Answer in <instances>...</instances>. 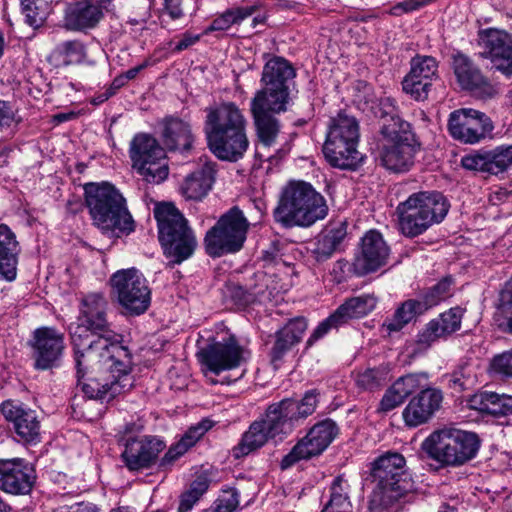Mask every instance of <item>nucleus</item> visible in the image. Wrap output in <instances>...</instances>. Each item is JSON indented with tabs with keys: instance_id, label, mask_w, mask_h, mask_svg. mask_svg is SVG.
Wrapping results in <instances>:
<instances>
[{
	"instance_id": "obj_8",
	"label": "nucleus",
	"mask_w": 512,
	"mask_h": 512,
	"mask_svg": "<svg viewBox=\"0 0 512 512\" xmlns=\"http://www.w3.org/2000/svg\"><path fill=\"white\" fill-rule=\"evenodd\" d=\"M396 210L402 234L416 237L445 218L449 203L439 192H418L399 203Z\"/></svg>"
},
{
	"instance_id": "obj_47",
	"label": "nucleus",
	"mask_w": 512,
	"mask_h": 512,
	"mask_svg": "<svg viewBox=\"0 0 512 512\" xmlns=\"http://www.w3.org/2000/svg\"><path fill=\"white\" fill-rule=\"evenodd\" d=\"M402 87L403 91L409 94L413 99L423 101L428 97L431 83L430 81L413 77V75L409 73L405 76L402 82Z\"/></svg>"
},
{
	"instance_id": "obj_59",
	"label": "nucleus",
	"mask_w": 512,
	"mask_h": 512,
	"mask_svg": "<svg viewBox=\"0 0 512 512\" xmlns=\"http://www.w3.org/2000/svg\"><path fill=\"white\" fill-rule=\"evenodd\" d=\"M490 391H479L471 395L467 400L470 409L490 414Z\"/></svg>"
},
{
	"instance_id": "obj_11",
	"label": "nucleus",
	"mask_w": 512,
	"mask_h": 512,
	"mask_svg": "<svg viewBox=\"0 0 512 512\" xmlns=\"http://www.w3.org/2000/svg\"><path fill=\"white\" fill-rule=\"evenodd\" d=\"M382 134L385 137L379 155L382 166L396 173L408 171L419 149L415 135L410 131V124L401 122L400 130L384 125Z\"/></svg>"
},
{
	"instance_id": "obj_10",
	"label": "nucleus",
	"mask_w": 512,
	"mask_h": 512,
	"mask_svg": "<svg viewBox=\"0 0 512 512\" xmlns=\"http://www.w3.org/2000/svg\"><path fill=\"white\" fill-rule=\"evenodd\" d=\"M289 107L286 105L277 107L269 102L251 99L250 111L258 138L256 155L261 161L277 164L288 153L286 148L276 149L274 154L269 155L265 154L263 150L276 144L281 131V123L276 116L287 112Z\"/></svg>"
},
{
	"instance_id": "obj_53",
	"label": "nucleus",
	"mask_w": 512,
	"mask_h": 512,
	"mask_svg": "<svg viewBox=\"0 0 512 512\" xmlns=\"http://www.w3.org/2000/svg\"><path fill=\"white\" fill-rule=\"evenodd\" d=\"M490 366L493 373L512 379V349L494 356Z\"/></svg>"
},
{
	"instance_id": "obj_35",
	"label": "nucleus",
	"mask_w": 512,
	"mask_h": 512,
	"mask_svg": "<svg viewBox=\"0 0 512 512\" xmlns=\"http://www.w3.org/2000/svg\"><path fill=\"white\" fill-rule=\"evenodd\" d=\"M350 485L342 476L336 477L329 487V498L323 505L324 512H353Z\"/></svg>"
},
{
	"instance_id": "obj_25",
	"label": "nucleus",
	"mask_w": 512,
	"mask_h": 512,
	"mask_svg": "<svg viewBox=\"0 0 512 512\" xmlns=\"http://www.w3.org/2000/svg\"><path fill=\"white\" fill-rule=\"evenodd\" d=\"M443 393L437 388H427L414 396L402 412L403 420L408 427H417L427 423L440 409Z\"/></svg>"
},
{
	"instance_id": "obj_39",
	"label": "nucleus",
	"mask_w": 512,
	"mask_h": 512,
	"mask_svg": "<svg viewBox=\"0 0 512 512\" xmlns=\"http://www.w3.org/2000/svg\"><path fill=\"white\" fill-rule=\"evenodd\" d=\"M338 133L342 139H359V124L356 118L346 112H339L330 119L326 136Z\"/></svg>"
},
{
	"instance_id": "obj_42",
	"label": "nucleus",
	"mask_w": 512,
	"mask_h": 512,
	"mask_svg": "<svg viewBox=\"0 0 512 512\" xmlns=\"http://www.w3.org/2000/svg\"><path fill=\"white\" fill-rule=\"evenodd\" d=\"M54 54L61 58L65 65L79 64L86 57V49L81 41L69 40L58 44Z\"/></svg>"
},
{
	"instance_id": "obj_33",
	"label": "nucleus",
	"mask_w": 512,
	"mask_h": 512,
	"mask_svg": "<svg viewBox=\"0 0 512 512\" xmlns=\"http://www.w3.org/2000/svg\"><path fill=\"white\" fill-rule=\"evenodd\" d=\"M162 139L169 150H188L193 142L190 125L179 118L167 117L163 120Z\"/></svg>"
},
{
	"instance_id": "obj_1",
	"label": "nucleus",
	"mask_w": 512,
	"mask_h": 512,
	"mask_svg": "<svg viewBox=\"0 0 512 512\" xmlns=\"http://www.w3.org/2000/svg\"><path fill=\"white\" fill-rule=\"evenodd\" d=\"M107 306L102 293L83 296L77 322L70 326L77 377L84 379L82 391L101 402L128 392L134 384L131 355L107 321Z\"/></svg>"
},
{
	"instance_id": "obj_43",
	"label": "nucleus",
	"mask_w": 512,
	"mask_h": 512,
	"mask_svg": "<svg viewBox=\"0 0 512 512\" xmlns=\"http://www.w3.org/2000/svg\"><path fill=\"white\" fill-rule=\"evenodd\" d=\"M453 281L451 278H444L440 280L438 283L430 287L424 294L422 299L420 300L422 305L425 306V311L428 309L437 306L442 301H445L452 295L451 287Z\"/></svg>"
},
{
	"instance_id": "obj_55",
	"label": "nucleus",
	"mask_w": 512,
	"mask_h": 512,
	"mask_svg": "<svg viewBox=\"0 0 512 512\" xmlns=\"http://www.w3.org/2000/svg\"><path fill=\"white\" fill-rule=\"evenodd\" d=\"M473 384L474 378L465 367L455 370L449 376V386L457 392L467 390L471 388Z\"/></svg>"
},
{
	"instance_id": "obj_58",
	"label": "nucleus",
	"mask_w": 512,
	"mask_h": 512,
	"mask_svg": "<svg viewBox=\"0 0 512 512\" xmlns=\"http://www.w3.org/2000/svg\"><path fill=\"white\" fill-rule=\"evenodd\" d=\"M433 1L434 0H403L391 7L390 14L394 16H401L402 14L419 10Z\"/></svg>"
},
{
	"instance_id": "obj_36",
	"label": "nucleus",
	"mask_w": 512,
	"mask_h": 512,
	"mask_svg": "<svg viewBox=\"0 0 512 512\" xmlns=\"http://www.w3.org/2000/svg\"><path fill=\"white\" fill-rule=\"evenodd\" d=\"M377 304L373 295L363 294L347 299L336 309L337 316L344 323L354 318H362L372 312Z\"/></svg>"
},
{
	"instance_id": "obj_56",
	"label": "nucleus",
	"mask_w": 512,
	"mask_h": 512,
	"mask_svg": "<svg viewBox=\"0 0 512 512\" xmlns=\"http://www.w3.org/2000/svg\"><path fill=\"white\" fill-rule=\"evenodd\" d=\"M212 427V421L203 420L189 430L179 440L181 444H185L187 448H191L195 443Z\"/></svg>"
},
{
	"instance_id": "obj_28",
	"label": "nucleus",
	"mask_w": 512,
	"mask_h": 512,
	"mask_svg": "<svg viewBox=\"0 0 512 512\" xmlns=\"http://www.w3.org/2000/svg\"><path fill=\"white\" fill-rule=\"evenodd\" d=\"M308 324L305 318L299 317L290 320L274 334V343L270 351V359L277 369L285 355L293 349L303 338Z\"/></svg>"
},
{
	"instance_id": "obj_19",
	"label": "nucleus",
	"mask_w": 512,
	"mask_h": 512,
	"mask_svg": "<svg viewBox=\"0 0 512 512\" xmlns=\"http://www.w3.org/2000/svg\"><path fill=\"white\" fill-rule=\"evenodd\" d=\"M0 412L12 424L21 442L36 445L41 441V422L35 410L9 399L0 405Z\"/></svg>"
},
{
	"instance_id": "obj_21",
	"label": "nucleus",
	"mask_w": 512,
	"mask_h": 512,
	"mask_svg": "<svg viewBox=\"0 0 512 512\" xmlns=\"http://www.w3.org/2000/svg\"><path fill=\"white\" fill-rule=\"evenodd\" d=\"M36 471L23 458L0 459V490L14 496L28 495L36 482Z\"/></svg>"
},
{
	"instance_id": "obj_48",
	"label": "nucleus",
	"mask_w": 512,
	"mask_h": 512,
	"mask_svg": "<svg viewBox=\"0 0 512 512\" xmlns=\"http://www.w3.org/2000/svg\"><path fill=\"white\" fill-rule=\"evenodd\" d=\"M385 382V373L380 369H366L357 374L356 384L364 390H374L382 386Z\"/></svg>"
},
{
	"instance_id": "obj_9",
	"label": "nucleus",
	"mask_w": 512,
	"mask_h": 512,
	"mask_svg": "<svg viewBox=\"0 0 512 512\" xmlns=\"http://www.w3.org/2000/svg\"><path fill=\"white\" fill-rule=\"evenodd\" d=\"M250 223L243 211L234 206L207 231L204 244L208 255L220 257L240 251L247 238Z\"/></svg>"
},
{
	"instance_id": "obj_5",
	"label": "nucleus",
	"mask_w": 512,
	"mask_h": 512,
	"mask_svg": "<svg viewBox=\"0 0 512 512\" xmlns=\"http://www.w3.org/2000/svg\"><path fill=\"white\" fill-rule=\"evenodd\" d=\"M84 191L91 218L100 229L126 235L135 230L126 199L114 185L108 182L87 183Z\"/></svg>"
},
{
	"instance_id": "obj_49",
	"label": "nucleus",
	"mask_w": 512,
	"mask_h": 512,
	"mask_svg": "<svg viewBox=\"0 0 512 512\" xmlns=\"http://www.w3.org/2000/svg\"><path fill=\"white\" fill-rule=\"evenodd\" d=\"M491 154L495 174L503 173L512 168V143L495 147L491 150Z\"/></svg>"
},
{
	"instance_id": "obj_29",
	"label": "nucleus",
	"mask_w": 512,
	"mask_h": 512,
	"mask_svg": "<svg viewBox=\"0 0 512 512\" xmlns=\"http://www.w3.org/2000/svg\"><path fill=\"white\" fill-rule=\"evenodd\" d=\"M464 312L463 308L455 306L430 320L418 334V343L429 346L439 338L458 331L461 328Z\"/></svg>"
},
{
	"instance_id": "obj_34",
	"label": "nucleus",
	"mask_w": 512,
	"mask_h": 512,
	"mask_svg": "<svg viewBox=\"0 0 512 512\" xmlns=\"http://www.w3.org/2000/svg\"><path fill=\"white\" fill-rule=\"evenodd\" d=\"M273 438L263 420L254 421L249 429L242 435L239 444L233 448L236 458L248 455L261 448L268 440Z\"/></svg>"
},
{
	"instance_id": "obj_4",
	"label": "nucleus",
	"mask_w": 512,
	"mask_h": 512,
	"mask_svg": "<svg viewBox=\"0 0 512 512\" xmlns=\"http://www.w3.org/2000/svg\"><path fill=\"white\" fill-rule=\"evenodd\" d=\"M370 476L374 488L369 503L374 512H390L411 488L406 460L398 452L389 451L377 457L371 463Z\"/></svg>"
},
{
	"instance_id": "obj_57",
	"label": "nucleus",
	"mask_w": 512,
	"mask_h": 512,
	"mask_svg": "<svg viewBox=\"0 0 512 512\" xmlns=\"http://www.w3.org/2000/svg\"><path fill=\"white\" fill-rule=\"evenodd\" d=\"M405 398L399 393V391L392 385L387 389L383 395L380 404L379 411L389 412L404 402Z\"/></svg>"
},
{
	"instance_id": "obj_20",
	"label": "nucleus",
	"mask_w": 512,
	"mask_h": 512,
	"mask_svg": "<svg viewBox=\"0 0 512 512\" xmlns=\"http://www.w3.org/2000/svg\"><path fill=\"white\" fill-rule=\"evenodd\" d=\"M30 346L33 351L34 367L47 370L60 364L64 353V335L52 327H40L34 330Z\"/></svg>"
},
{
	"instance_id": "obj_51",
	"label": "nucleus",
	"mask_w": 512,
	"mask_h": 512,
	"mask_svg": "<svg viewBox=\"0 0 512 512\" xmlns=\"http://www.w3.org/2000/svg\"><path fill=\"white\" fill-rule=\"evenodd\" d=\"M490 414L496 417L512 415V395L491 392Z\"/></svg>"
},
{
	"instance_id": "obj_46",
	"label": "nucleus",
	"mask_w": 512,
	"mask_h": 512,
	"mask_svg": "<svg viewBox=\"0 0 512 512\" xmlns=\"http://www.w3.org/2000/svg\"><path fill=\"white\" fill-rule=\"evenodd\" d=\"M318 405V393L316 390L307 391L301 400L291 398V407L297 421L312 415Z\"/></svg>"
},
{
	"instance_id": "obj_62",
	"label": "nucleus",
	"mask_w": 512,
	"mask_h": 512,
	"mask_svg": "<svg viewBox=\"0 0 512 512\" xmlns=\"http://www.w3.org/2000/svg\"><path fill=\"white\" fill-rule=\"evenodd\" d=\"M336 250L333 240H330L326 235L318 240L317 247L314 250L316 259L318 261H324L328 259Z\"/></svg>"
},
{
	"instance_id": "obj_63",
	"label": "nucleus",
	"mask_w": 512,
	"mask_h": 512,
	"mask_svg": "<svg viewBox=\"0 0 512 512\" xmlns=\"http://www.w3.org/2000/svg\"><path fill=\"white\" fill-rule=\"evenodd\" d=\"M182 0H164V13L162 15L161 23L166 22V17L177 20L184 16L183 9L181 7Z\"/></svg>"
},
{
	"instance_id": "obj_3",
	"label": "nucleus",
	"mask_w": 512,
	"mask_h": 512,
	"mask_svg": "<svg viewBox=\"0 0 512 512\" xmlns=\"http://www.w3.org/2000/svg\"><path fill=\"white\" fill-rule=\"evenodd\" d=\"M328 214L325 198L305 181H290L283 188L274 218L286 228L310 227Z\"/></svg>"
},
{
	"instance_id": "obj_6",
	"label": "nucleus",
	"mask_w": 512,
	"mask_h": 512,
	"mask_svg": "<svg viewBox=\"0 0 512 512\" xmlns=\"http://www.w3.org/2000/svg\"><path fill=\"white\" fill-rule=\"evenodd\" d=\"M480 444L474 432L445 427L426 437L421 450L441 466L459 467L476 457Z\"/></svg>"
},
{
	"instance_id": "obj_54",
	"label": "nucleus",
	"mask_w": 512,
	"mask_h": 512,
	"mask_svg": "<svg viewBox=\"0 0 512 512\" xmlns=\"http://www.w3.org/2000/svg\"><path fill=\"white\" fill-rule=\"evenodd\" d=\"M343 322L337 316L336 311L331 314L328 318L319 323V325L313 330L312 334L307 340V346H312L316 341L324 337L332 328L341 326Z\"/></svg>"
},
{
	"instance_id": "obj_52",
	"label": "nucleus",
	"mask_w": 512,
	"mask_h": 512,
	"mask_svg": "<svg viewBox=\"0 0 512 512\" xmlns=\"http://www.w3.org/2000/svg\"><path fill=\"white\" fill-rule=\"evenodd\" d=\"M213 507L217 512H235L239 507V492L235 488L223 490Z\"/></svg>"
},
{
	"instance_id": "obj_16",
	"label": "nucleus",
	"mask_w": 512,
	"mask_h": 512,
	"mask_svg": "<svg viewBox=\"0 0 512 512\" xmlns=\"http://www.w3.org/2000/svg\"><path fill=\"white\" fill-rule=\"evenodd\" d=\"M339 433L338 425L332 419L316 423L292 450L283 458L282 467L287 468L299 460L321 454Z\"/></svg>"
},
{
	"instance_id": "obj_18",
	"label": "nucleus",
	"mask_w": 512,
	"mask_h": 512,
	"mask_svg": "<svg viewBox=\"0 0 512 512\" xmlns=\"http://www.w3.org/2000/svg\"><path fill=\"white\" fill-rule=\"evenodd\" d=\"M165 448L166 443L158 436L130 437L126 440L121 458L129 471L142 472L157 464Z\"/></svg>"
},
{
	"instance_id": "obj_7",
	"label": "nucleus",
	"mask_w": 512,
	"mask_h": 512,
	"mask_svg": "<svg viewBox=\"0 0 512 512\" xmlns=\"http://www.w3.org/2000/svg\"><path fill=\"white\" fill-rule=\"evenodd\" d=\"M158 236L164 255L172 264H180L190 258L197 246L187 220L174 205L163 203L154 209Z\"/></svg>"
},
{
	"instance_id": "obj_14",
	"label": "nucleus",
	"mask_w": 512,
	"mask_h": 512,
	"mask_svg": "<svg viewBox=\"0 0 512 512\" xmlns=\"http://www.w3.org/2000/svg\"><path fill=\"white\" fill-rule=\"evenodd\" d=\"M129 154L133 168L147 182L161 183L167 178L169 168L165 151L154 137L145 133L135 135Z\"/></svg>"
},
{
	"instance_id": "obj_32",
	"label": "nucleus",
	"mask_w": 512,
	"mask_h": 512,
	"mask_svg": "<svg viewBox=\"0 0 512 512\" xmlns=\"http://www.w3.org/2000/svg\"><path fill=\"white\" fill-rule=\"evenodd\" d=\"M293 409L291 398L282 399L268 406L262 420L267 425L272 437L287 435L292 432L294 424L297 422Z\"/></svg>"
},
{
	"instance_id": "obj_31",
	"label": "nucleus",
	"mask_w": 512,
	"mask_h": 512,
	"mask_svg": "<svg viewBox=\"0 0 512 512\" xmlns=\"http://www.w3.org/2000/svg\"><path fill=\"white\" fill-rule=\"evenodd\" d=\"M19 243L6 224H0V278L12 282L17 277Z\"/></svg>"
},
{
	"instance_id": "obj_24",
	"label": "nucleus",
	"mask_w": 512,
	"mask_h": 512,
	"mask_svg": "<svg viewBox=\"0 0 512 512\" xmlns=\"http://www.w3.org/2000/svg\"><path fill=\"white\" fill-rule=\"evenodd\" d=\"M200 357L208 372L219 374L240 365L242 349L236 339L231 336L203 349Z\"/></svg>"
},
{
	"instance_id": "obj_61",
	"label": "nucleus",
	"mask_w": 512,
	"mask_h": 512,
	"mask_svg": "<svg viewBox=\"0 0 512 512\" xmlns=\"http://www.w3.org/2000/svg\"><path fill=\"white\" fill-rule=\"evenodd\" d=\"M512 308V277L507 281L504 287L500 290L496 302V309L498 312L504 314Z\"/></svg>"
},
{
	"instance_id": "obj_40",
	"label": "nucleus",
	"mask_w": 512,
	"mask_h": 512,
	"mask_svg": "<svg viewBox=\"0 0 512 512\" xmlns=\"http://www.w3.org/2000/svg\"><path fill=\"white\" fill-rule=\"evenodd\" d=\"M20 3L26 23L34 28L42 26L50 13L47 2L45 0H20Z\"/></svg>"
},
{
	"instance_id": "obj_22",
	"label": "nucleus",
	"mask_w": 512,
	"mask_h": 512,
	"mask_svg": "<svg viewBox=\"0 0 512 512\" xmlns=\"http://www.w3.org/2000/svg\"><path fill=\"white\" fill-rule=\"evenodd\" d=\"M389 256L390 247L382 234L370 230L361 239L360 252L353 263L354 272L359 276L375 272L387 264Z\"/></svg>"
},
{
	"instance_id": "obj_23",
	"label": "nucleus",
	"mask_w": 512,
	"mask_h": 512,
	"mask_svg": "<svg viewBox=\"0 0 512 512\" xmlns=\"http://www.w3.org/2000/svg\"><path fill=\"white\" fill-rule=\"evenodd\" d=\"M453 71L459 86L483 98L496 95L495 87L482 74L473 61L463 53L453 55Z\"/></svg>"
},
{
	"instance_id": "obj_12",
	"label": "nucleus",
	"mask_w": 512,
	"mask_h": 512,
	"mask_svg": "<svg viewBox=\"0 0 512 512\" xmlns=\"http://www.w3.org/2000/svg\"><path fill=\"white\" fill-rule=\"evenodd\" d=\"M111 294L125 313L139 316L147 311L151 302V290L147 280L135 268L122 269L110 278Z\"/></svg>"
},
{
	"instance_id": "obj_15",
	"label": "nucleus",
	"mask_w": 512,
	"mask_h": 512,
	"mask_svg": "<svg viewBox=\"0 0 512 512\" xmlns=\"http://www.w3.org/2000/svg\"><path fill=\"white\" fill-rule=\"evenodd\" d=\"M477 44L479 57L488 59L504 76H512V34L497 28L480 29Z\"/></svg>"
},
{
	"instance_id": "obj_44",
	"label": "nucleus",
	"mask_w": 512,
	"mask_h": 512,
	"mask_svg": "<svg viewBox=\"0 0 512 512\" xmlns=\"http://www.w3.org/2000/svg\"><path fill=\"white\" fill-rule=\"evenodd\" d=\"M438 63L432 56L417 55L411 60L410 74L413 77L432 82L437 78Z\"/></svg>"
},
{
	"instance_id": "obj_64",
	"label": "nucleus",
	"mask_w": 512,
	"mask_h": 512,
	"mask_svg": "<svg viewBox=\"0 0 512 512\" xmlns=\"http://www.w3.org/2000/svg\"><path fill=\"white\" fill-rule=\"evenodd\" d=\"M19 121L12 105L7 101L0 100V127H9Z\"/></svg>"
},
{
	"instance_id": "obj_26",
	"label": "nucleus",
	"mask_w": 512,
	"mask_h": 512,
	"mask_svg": "<svg viewBox=\"0 0 512 512\" xmlns=\"http://www.w3.org/2000/svg\"><path fill=\"white\" fill-rule=\"evenodd\" d=\"M359 139H342L338 133L326 136L323 154L327 162L336 168L353 170L361 162V154L357 150Z\"/></svg>"
},
{
	"instance_id": "obj_38",
	"label": "nucleus",
	"mask_w": 512,
	"mask_h": 512,
	"mask_svg": "<svg viewBox=\"0 0 512 512\" xmlns=\"http://www.w3.org/2000/svg\"><path fill=\"white\" fill-rule=\"evenodd\" d=\"M255 11L256 7L254 6L234 7L228 9L211 22V24L206 28L205 33L226 31L232 25L239 24L246 18L253 15Z\"/></svg>"
},
{
	"instance_id": "obj_27",
	"label": "nucleus",
	"mask_w": 512,
	"mask_h": 512,
	"mask_svg": "<svg viewBox=\"0 0 512 512\" xmlns=\"http://www.w3.org/2000/svg\"><path fill=\"white\" fill-rule=\"evenodd\" d=\"M104 16L100 0H78L66 6L64 23L72 31L95 28Z\"/></svg>"
},
{
	"instance_id": "obj_37",
	"label": "nucleus",
	"mask_w": 512,
	"mask_h": 512,
	"mask_svg": "<svg viewBox=\"0 0 512 512\" xmlns=\"http://www.w3.org/2000/svg\"><path fill=\"white\" fill-rule=\"evenodd\" d=\"M425 312V306L419 299H408L401 303L391 318H387L383 324L389 333L398 332L416 316Z\"/></svg>"
},
{
	"instance_id": "obj_13",
	"label": "nucleus",
	"mask_w": 512,
	"mask_h": 512,
	"mask_svg": "<svg viewBox=\"0 0 512 512\" xmlns=\"http://www.w3.org/2000/svg\"><path fill=\"white\" fill-rule=\"evenodd\" d=\"M296 76V71L288 60L273 56L263 66L260 79L261 88L252 100L269 102L277 107L292 105L289 81Z\"/></svg>"
},
{
	"instance_id": "obj_41",
	"label": "nucleus",
	"mask_w": 512,
	"mask_h": 512,
	"mask_svg": "<svg viewBox=\"0 0 512 512\" xmlns=\"http://www.w3.org/2000/svg\"><path fill=\"white\" fill-rule=\"evenodd\" d=\"M209 480L205 476L197 477L189 488L181 494L178 512H190L203 494L208 490Z\"/></svg>"
},
{
	"instance_id": "obj_30",
	"label": "nucleus",
	"mask_w": 512,
	"mask_h": 512,
	"mask_svg": "<svg viewBox=\"0 0 512 512\" xmlns=\"http://www.w3.org/2000/svg\"><path fill=\"white\" fill-rule=\"evenodd\" d=\"M216 163L204 162L190 173L180 186L181 194L188 200L199 201L211 190L215 180Z\"/></svg>"
},
{
	"instance_id": "obj_50",
	"label": "nucleus",
	"mask_w": 512,
	"mask_h": 512,
	"mask_svg": "<svg viewBox=\"0 0 512 512\" xmlns=\"http://www.w3.org/2000/svg\"><path fill=\"white\" fill-rule=\"evenodd\" d=\"M425 374H408L400 377L392 385L406 399L410 394L418 390L422 384V380H426Z\"/></svg>"
},
{
	"instance_id": "obj_2",
	"label": "nucleus",
	"mask_w": 512,
	"mask_h": 512,
	"mask_svg": "<svg viewBox=\"0 0 512 512\" xmlns=\"http://www.w3.org/2000/svg\"><path fill=\"white\" fill-rule=\"evenodd\" d=\"M204 132L210 151L220 160L236 162L249 147L247 120L232 102L206 109Z\"/></svg>"
},
{
	"instance_id": "obj_17",
	"label": "nucleus",
	"mask_w": 512,
	"mask_h": 512,
	"mask_svg": "<svg viewBox=\"0 0 512 512\" xmlns=\"http://www.w3.org/2000/svg\"><path fill=\"white\" fill-rule=\"evenodd\" d=\"M494 126L484 113L472 108L453 111L448 120L450 135L465 144H476L492 132Z\"/></svg>"
},
{
	"instance_id": "obj_45",
	"label": "nucleus",
	"mask_w": 512,
	"mask_h": 512,
	"mask_svg": "<svg viewBox=\"0 0 512 512\" xmlns=\"http://www.w3.org/2000/svg\"><path fill=\"white\" fill-rule=\"evenodd\" d=\"M491 151L485 153H474L462 158V167L471 171H481L495 174L494 164L492 162Z\"/></svg>"
},
{
	"instance_id": "obj_60",
	"label": "nucleus",
	"mask_w": 512,
	"mask_h": 512,
	"mask_svg": "<svg viewBox=\"0 0 512 512\" xmlns=\"http://www.w3.org/2000/svg\"><path fill=\"white\" fill-rule=\"evenodd\" d=\"M189 449L185 444H181L179 441L172 445L164 456L159 461V467L167 469L171 467L182 455H184Z\"/></svg>"
}]
</instances>
